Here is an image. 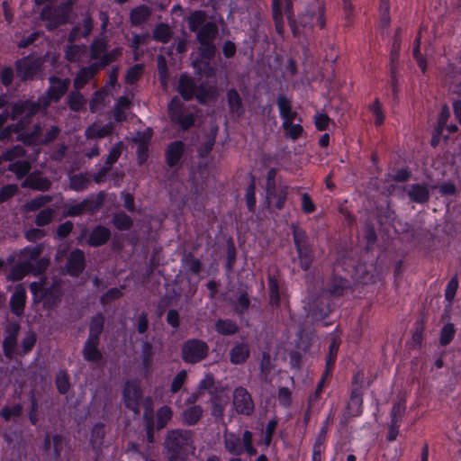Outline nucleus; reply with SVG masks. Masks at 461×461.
Returning <instances> with one entry per match:
<instances>
[{
	"label": "nucleus",
	"instance_id": "f257e3e1",
	"mask_svg": "<svg viewBox=\"0 0 461 461\" xmlns=\"http://www.w3.org/2000/svg\"><path fill=\"white\" fill-rule=\"evenodd\" d=\"M185 20L190 31L196 32L201 55L205 59L212 58L216 51L213 41L218 34L217 24L213 22H207V15L203 11L191 13Z\"/></svg>",
	"mask_w": 461,
	"mask_h": 461
},
{
	"label": "nucleus",
	"instance_id": "f03ea898",
	"mask_svg": "<svg viewBox=\"0 0 461 461\" xmlns=\"http://www.w3.org/2000/svg\"><path fill=\"white\" fill-rule=\"evenodd\" d=\"M39 111V104L32 101H25L15 104L13 106L11 119L17 121V123L10 124L0 131V141H10L14 133H21L24 131L29 119Z\"/></svg>",
	"mask_w": 461,
	"mask_h": 461
},
{
	"label": "nucleus",
	"instance_id": "7ed1b4c3",
	"mask_svg": "<svg viewBox=\"0 0 461 461\" xmlns=\"http://www.w3.org/2000/svg\"><path fill=\"white\" fill-rule=\"evenodd\" d=\"M42 252L41 246L27 247L20 253V259L14 268L13 276L15 279H21L27 274L39 275L49 265L47 258L38 259Z\"/></svg>",
	"mask_w": 461,
	"mask_h": 461
},
{
	"label": "nucleus",
	"instance_id": "20e7f679",
	"mask_svg": "<svg viewBox=\"0 0 461 461\" xmlns=\"http://www.w3.org/2000/svg\"><path fill=\"white\" fill-rule=\"evenodd\" d=\"M72 1L68 0L59 6H46L41 13V17L46 22L45 26L51 31L67 23L71 10Z\"/></svg>",
	"mask_w": 461,
	"mask_h": 461
},
{
	"label": "nucleus",
	"instance_id": "39448f33",
	"mask_svg": "<svg viewBox=\"0 0 461 461\" xmlns=\"http://www.w3.org/2000/svg\"><path fill=\"white\" fill-rule=\"evenodd\" d=\"M224 445L226 449L232 455L239 456L244 450L249 456L256 454V449L252 446V434L246 430L242 438L233 433H224Z\"/></svg>",
	"mask_w": 461,
	"mask_h": 461
},
{
	"label": "nucleus",
	"instance_id": "423d86ee",
	"mask_svg": "<svg viewBox=\"0 0 461 461\" xmlns=\"http://www.w3.org/2000/svg\"><path fill=\"white\" fill-rule=\"evenodd\" d=\"M166 447L174 454L193 448V433L189 430L174 429L167 433Z\"/></svg>",
	"mask_w": 461,
	"mask_h": 461
},
{
	"label": "nucleus",
	"instance_id": "0eeeda50",
	"mask_svg": "<svg viewBox=\"0 0 461 461\" xmlns=\"http://www.w3.org/2000/svg\"><path fill=\"white\" fill-rule=\"evenodd\" d=\"M59 132L57 126L48 125L46 122H39L32 133L23 137V140L30 144H45L55 140Z\"/></svg>",
	"mask_w": 461,
	"mask_h": 461
},
{
	"label": "nucleus",
	"instance_id": "6e6552de",
	"mask_svg": "<svg viewBox=\"0 0 461 461\" xmlns=\"http://www.w3.org/2000/svg\"><path fill=\"white\" fill-rule=\"evenodd\" d=\"M208 351V345L204 341L196 339H189L183 345L182 358L186 363H198L207 357Z\"/></svg>",
	"mask_w": 461,
	"mask_h": 461
},
{
	"label": "nucleus",
	"instance_id": "1a4fd4ad",
	"mask_svg": "<svg viewBox=\"0 0 461 461\" xmlns=\"http://www.w3.org/2000/svg\"><path fill=\"white\" fill-rule=\"evenodd\" d=\"M50 86L48 90L47 97H43L38 102H33L34 104H39V109L41 107L46 108L50 101H59L68 91L70 80L68 78L60 79L52 77L50 78Z\"/></svg>",
	"mask_w": 461,
	"mask_h": 461
},
{
	"label": "nucleus",
	"instance_id": "9d476101",
	"mask_svg": "<svg viewBox=\"0 0 461 461\" xmlns=\"http://www.w3.org/2000/svg\"><path fill=\"white\" fill-rule=\"evenodd\" d=\"M19 331L20 325L17 322H10L5 328V335L3 340V351L8 359L18 357L19 347L17 346V336Z\"/></svg>",
	"mask_w": 461,
	"mask_h": 461
},
{
	"label": "nucleus",
	"instance_id": "9b49d317",
	"mask_svg": "<svg viewBox=\"0 0 461 461\" xmlns=\"http://www.w3.org/2000/svg\"><path fill=\"white\" fill-rule=\"evenodd\" d=\"M232 405L236 412L249 416L254 411V402L250 393L244 387H237L233 392Z\"/></svg>",
	"mask_w": 461,
	"mask_h": 461
},
{
	"label": "nucleus",
	"instance_id": "f8f14e48",
	"mask_svg": "<svg viewBox=\"0 0 461 461\" xmlns=\"http://www.w3.org/2000/svg\"><path fill=\"white\" fill-rule=\"evenodd\" d=\"M178 91L185 99L189 100L195 95L201 103H204L209 95V93L203 88H196L192 78L186 75L181 76L179 79Z\"/></svg>",
	"mask_w": 461,
	"mask_h": 461
},
{
	"label": "nucleus",
	"instance_id": "ddd939ff",
	"mask_svg": "<svg viewBox=\"0 0 461 461\" xmlns=\"http://www.w3.org/2000/svg\"><path fill=\"white\" fill-rule=\"evenodd\" d=\"M168 113L172 121L177 122L184 130L189 129L194 122L193 113L183 111L177 97L173 98L169 103Z\"/></svg>",
	"mask_w": 461,
	"mask_h": 461
},
{
	"label": "nucleus",
	"instance_id": "4468645a",
	"mask_svg": "<svg viewBox=\"0 0 461 461\" xmlns=\"http://www.w3.org/2000/svg\"><path fill=\"white\" fill-rule=\"evenodd\" d=\"M307 311L309 315L316 321L322 320L326 317L330 312L329 300L326 294L311 296L308 299Z\"/></svg>",
	"mask_w": 461,
	"mask_h": 461
},
{
	"label": "nucleus",
	"instance_id": "2eb2a0df",
	"mask_svg": "<svg viewBox=\"0 0 461 461\" xmlns=\"http://www.w3.org/2000/svg\"><path fill=\"white\" fill-rule=\"evenodd\" d=\"M122 396L126 407L137 413L142 396L139 384L136 381L127 382L123 389Z\"/></svg>",
	"mask_w": 461,
	"mask_h": 461
},
{
	"label": "nucleus",
	"instance_id": "dca6fc26",
	"mask_svg": "<svg viewBox=\"0 0 461 461\" xmlns=\"http://www.w3.org/2000/svg\"><path fill=\"white\" fill-rule=\"evenodd\" d=\"M287 185L278 184L272 187L266 188L267 201L269 205L276 209H282L287 197Z\"/></svg>",
	"mask_w": 461,
	"mask_h": 461
},
{
	"label": "nucleus",
	"instance_id": "f3484780",
	"mask_svg": "<svg viewBox=\"0 0 461 461\" xmlns=\"http://www.w3.org/2000/svg\"><path fill=\"white\" fill-rule=\"evenodd\" d=\"M323 15V8L320 5H314L301 17V23L303 26H318L322 29L325 25Z\"/></svg>",
	"mask_w": 461,
	"mask_h": 461
},
{
	"label": "nucleus",
	"instance_id": "a211bd4d",
	"mask_svg": "<svg viewBox=\"0 0 461 461\" xmlns=\"http://www.w3.org/2000/svg\"><path fill=\"white\" fill-rule=\"evenodd\" d=\"M403 191L407 194L411 202L423 203L429 198V189L425 184H413L405 185Z\"/></svg>",
	"mask_w": 461,
	"mask_h": 461
},
{
	"label": "nucleus",
	"instance_id": "6ab92c4d",
	"mask_svg": "<svg viewBox=\"0 0 461 461\" xmlns=\"http://www.w3.org/2000/svg\"><path fill=\"white\" fill-rule=\"evenodd\" d=\"M277 107L283 122L291 121H298L299 122H302L301 117L297 112L293 109L291 100H289L287 97L279 95L277 97Z\"/></svg>",
	"mask_w": 461,
	"mask_h": 461
},
{
	"label": "nucleus",
	"instance_id": "aec40b11",
	"mask_svg": "<svg viewBox=\"0 0 461 461\" xmlns=\"http://www.w3.org/2000/svg\"><path fill=\"white\" fill-rule=\"evenodd\" d=\"M85 268V255L80 249L73 250L68 258L67 272L74 276H78Z\"/></svg>",
	"mask_w": 461,
	"mask_h": 461
},
{
	"label": "nucleus",
	"instance_id": "412c9836",
	"mask_svg": "<svg viewBox=\"0 0 461 461\" xmlns=\"http://www.w3.org/2000/svg\"><path fill=\"white\" fill-rule=\"evenodd\" d=\"M250 355V348L247 342H237L230 351V361L233 365L244 364Z\"/></svg>",
	"mask_w": 461,
	"mask_h": 461
},
{
	"label": "nucleus",
	"instance_id": "4be33fe9",
	"mask_svg": "<svg viewBox=\"0 0 461 461\" xmlns=\"http://www.w3.org/2000/svg\"><path fill=\"white\" fill-rule=\"evenodd\" d=\"M38 70V62L32 59L24 58L17 62V74L23 80L33 77Z\"/></svg>",
	"mask_w": 461,
	"mask_h": 461
},
{
	"label": "nucleus",
	"instance_id": "5701e85b",
	"mask_svg": "<svg viewBox=\"0 0 461 461\" xmlns=\"http://www.w3.org/2000/svg\"><path fill=\"white\" fill-rule=\"evenodd\" d=\"M93 29V20L87 14L81 24L75 26L68 35V41L73 42L81 37H87Z\"/></svg>",
	"mask_w": 461,
	"mask_h": 461
},
{
	"label": "nucleus",
	"instance_id": "b1692460",
	"mask_svg": "<svg viewBox=\"0 0 461 461\" xmlns=\"http://www.w3.org/2000/svg\"><path fill=\"white\" fill-rule=\"evenodd\" d=\"M26 302V292L25 289L18 285L11 297L10 305L12 311L17 316H21L23 313V309Z\"/></svg>",
	"mask_w": 461,
	"mask_h": 461
},
{
	"label": "nucleus",
	"instance_id": "393cba45",
	"mask_svg": "<svg viewBox=\"0 0 461 461\" xmlns=\"http://www.w3.org/2000/svg\"><path fill=\"white\" fill-rule=\"evenodd\" d=\"M100 69L97 63L92 64L89 67L83 68L74 79V87L79 90L95 75Z\"/></svg>",
	"mask_w": 461,
	"mask_h": 461
},
{
	"label": "nucleus",
	"instance_id": "a878e982",
	"mask_svg": "<svg viewBox=\"0 0 461 461\" xmlns=\"http://www.w3.org/2000/svg\"><path fill=\"white\" fill-rule=\"evenodd\" d=\"M99 206V203L95 202L94 199H86L83 202L70 205L68 208V216H78L86 212H94Z\"/></svg>",
	"mask_w": 461,
	"mask_h": 461
},
{
	"label": "nucleus",
	"instance_id": "bb28decb",
	"mask_svg": "<svg viewBox=\"0 0 461 461\" xmlns=\"http://www.w3.org/2000/svg\"><path fill=\"white\" fill-rule=\"evenodd\" d=\"M203 409L200 405H190L181 414L183 423L193 426L203 417Z\"/></svg>",
	"mask_w": 461,
	"mask_h": 461
},
{
	"label": "nucleus",
	"instance_id": "cd10ccee",
	"mask_svg": "<svg viewBox=\"0 0 461 461\" xmlns=\"http://www.w3.org/2000/svg\"><path fill=\"white\" fill-rule=\"evenodd\" d=\"M184 152V143L181 141H176L171 143L167 149V161L170 167L176 166Z\"/></svg>",
	"mask_w": 461,
	"mask_h": 461
},
{
	"label": "nucleus",
	"instance_id": "c85d7f7f",
	"mask_svg": "<svg viewBox=\"0 0 461 461\" xmlns=\"http://www.w3.org/2000/svg\"><path fill=\"white\" fill-rule=\"evenodd\" d=\"M112 131V123H107L104 125L94 123L86 130V136L87 139L104 138L109 135Z\"/></svg>",
	"mask_w": 461,
	"mask_h": 461
},
{
	"label": "nucleus",
	"instance_id": "c756f323",
	"mask_svg": "<svg viewBox=\"0 0 461 461\" xmlns=\"http://www.w3.org/2000/svg\"><path fill=\"white\" fill-rule=\"evenodd\" d=\"M110 234V230L107 228L98 226L93 230L89 238V243L92 246L103 245L109 240Z\"/></svg>",
	"mask_w": 461,
	"mask_h": 461
},
{
	"label": "nucleus",
	"instance_id": "7c9ffc66",
	"mask_svg": "<svg viewBox=\"0 0 461 461\" xmlns=\"http://www.w3.org/2000/svg\"><path fill=\"white\" fill-rule=\"evenodd\" d=\"M98 340L95 338H88L84 348V357L89 361H97L101 357V354L97 348Z\"/></svg>",
	"mask_w": 461,
	"mask_h": 461
},
{
	"label": "nucleus",
	"instance_id": "2f4dec72",
	"mask_svg": "<svg viewBox=\"0 0 461 461\" xmlns=\"http://www.w3.org/2000/svg\"><path fill=\"white\" fill-rule=\"evenodd\" d=\"M151 11L148 6H138L131 12V22L132 25H140L148 20Z\"/></svg>",
	"mask_w": 461,
	"mask_h": 461
},
{
	"label": "nucleus",
	"instance_id": "473e14b6",
	"mask_svg": "<svg viewBox=\"0 0 461 461\" xmlns=\"http://www.w3.org/2000/svg\"><path fill=\"white\" fill-rule=\"evenodd\" d=\"M363 399L358 389H354L351 393L348 409L352 416H358L362 412Z\"/></svg>",
	"mask_w": 461,
	"mask_h": 461
},
{
	"label": "nucleus",
	"instance_id": "72a5a7b5",
	"mask_svg": "<svg viewBox=\"0 0 461 461\" xmlns=\"http://www.w3.org/2000/svg\"><path fill=\"white\" fill-rule=\"evenodd\" d=\"M24 185L39 191H47L51 184L45 177L29 176L24 182Z\"/></svg>",
	"mask_w": 461,
	"mask_h": 461
},
{
	"label": "nucleus",
	"instance_id": "f704fd0d",
	"mask_svg": "<svg viewBox=\"0 0 461 461\" xmlns=\"http://www.w3.org/2000/svg\"><path fill=\"white\" fill-rule=\"evenodd\" d=\"M90 179L86 175H74L69 179V186L75 191H83L88 187Z\"/></svg>",
	"mask_w": 461,
	"mask_h": 461
},
{
	"label": "nucleus",
	"instance_id": "c9c22d12",
	"mask_svg": "<svg viewBox=\"0 0 461 461\" xmlns=\"http://www.w3.org/2000/svg\"><path fill=\"white\" fill-rule=\"evenodd\" d=\"M216 330L222 335H232L238 331L237 324L230 320H219L215 324Z\"/></svg>",
	"mask_w": 461,
	"mask_h": 461
},
{
	"label": "nucleus",
	"instance_id": "e433bc0d",
	"mask_svg": "<svg viewBox=\"0 0 461 461\" xmlns=\"http://www.w3.org/2000/svg\"><path fill=\"white\" fill-rule=\"evenodd\" d=\"M283 128L285 131V134L292 138L293 140L297 139L303 132V126L301 125V122H299L298 121L283 122Z\"/></svg>",
	"mask_w": 461,
	"mask_h": 461
},
{
	"label": "nucleus",
	"instance_id": "4c0bfd02",
	"mask_svg": "<svg viewBox=\"0 0 461 461\" xmlns=\"http://www.w3.org/2000/svg\"><path fill=\"white\" fill-rule=\"evenodd\" d=\"M171 36L172 32L170 28L168 27V25L164 23L158 24L153 32L154 40L163 43L168 42L169 40L171 39Z\"/></svg>",
	"mask_w": 461,
	"mask_h": 461
},
{
	"label": "nucleus",
	"instance_id": "58836bf2",
	"mask_svg": "<svg viewBox=\"0 0 461 461\" xmlns=\"http://www.w3.org/2000/svg\"><path fill=\"white\" fill-rule=\"evenodd\" d=\"M227 95L230 112L240 114L242 112V103L240 95L236 90L231 89L228 92Z\"/></svg>",
	"mask_w": 461,
	"mask_h": 461
},
{
	"label": "nucleus",
	"instance_id": "ea45409f",
	"mask_svg": "<svg viewBox=\"0 0 461 461\" xmlns=\"http://www.w3.org/2000/svg\"><path fill=\"white\" fill-rule=\"evenodd\" d=\"M85 54V46L70 45L65 51L66 59L71 62H79Z\"/></svg>",
	"mask_w": 461,
	"mask_h": 461
},
{
	"label": "nucleus",
	"instance_id": "a19ab883",
	"mask_svg": "<svg viewBox=\"0 0 461 461\" xmlns=\"http://www.w3.org/2000/svg\"><path fill=\"white\" fill-rule=\"evenodd\" d=\"M172 418V411L167 406L161 407L157 412L156 427L163 429Z\"/></svg>",
	"mask_w": 461,
	"mask_h": 461
},
{
	"label": "nucleus",
	"instance_id": "79ce46f5",
	"mask_svg": "<svg viewBox=\"0 0 461 461\" xmlns=\"http://www.w3.org/2000/svg\"><path fill=\"white\" fill-rule=\"evenodd\" d=\"M51 201L50 195H39L25 203V209L28 212L36 211Z\"/></svg>",
	"mask_w": 461,
	"mask_h": 461
},
{
	"label": "nucleus",
	"instance_id": "37998d69",
	"mask_svg": "<svg viewBox=\"0 0 461 461\" xmlns=\"http://www.w3.org/2000/svg\"><path fill=\"white\" fill-rule=\"evenodd\" d=\"M104 429L102 424H96L91 431L90 442L94 448H98L103 444Z\"/></svg>",
	"mask_w": 461,
	"mask_h": 461
},
{
	"label": "nucleus",
	"instance_id": "c03bdc74",
	"mask_svg": "<svg viewBox=\"0 0 461 461\" xmlns=\"http://www.w3.org/2000/svg\"><path fill=\"white\" fill-rule=\"evenodd\" d=\"M36 342V338L34 333L28 332L26 336L23 339L21 346L18 350V357H22L28 352H30L34 347Z\"/></svg>",
	"mask_w": 461,
	"mask_h": 461
},
{
	"label": "nucleus",
	"instance_id": "a18cd8bd",
	"mask_svg": "<svg viewBox=\"0 0 461 461\" xmlns=\"http://www.w3.org/2000/svg\"><path fill=\"white\" fill-rule=\"evenodd\" d=\"M68 104L71 110L79 111L86 104V99L78 91L71 92L68 97Z\"/></svg>",
	"mask_w": 461,
	"mask_h": 461
},
{
	"label": "nucleus",
	"instance_id": "49530a36",
	"mask_svg": "<svg viewBox=\"0 0 461 461\" xmlns=\"http://www.w3.org/2000/svg\"><path fill=\"white\" fill-rule=\"evenodd\" d=\"M269 297L272 305L278 306L280 303L279 286L277 280L270 276L268 279Z\"/></svg>",
	"mask_w": 461,
	"mask_h": 461
},
{
	"label": "nucleus",
	"instance_id": "de8ad7c7",
	"mask_svg": "<svg viewBox=\"0 0 461 461\" xmlns=\"http://www.w3.org/2000/svg\"><path fill=\"white\" fill-rule=\"evenodd\" d=\"M32 293L38 299H44L48 296L49 287L45 281L33 282L30 285Z\"/></svg>",
	"mask_w": 461,
	"mask_h": 461
},
{
	"label": "nucleus",
	"instance_id": "09e8293b",
	"mask_svg": "<svg viewBox=\"0 0 461 461\" xmlns=\"http://www.w3.org/2000/svg\"><path fill=\"white\" fill-rule=\"evenodd\" d=\"M107 94L105 91H98L96 92L90 103V110L95 113L99 111L105 105Z\"/></svg>",
	"mask_w": 461,
	"mask_h": 461
},
{
	"label": "nucleus",
	"instance_id": "8fccbe9b",
	"mask_svg": "<svg viewBox=\"0 0 461 461\" xmlns=\"http://www.w3.org/2000/svg\"><path fill=\"white\" fill-rule=\"evenodd\" d=\"M456 333V330L454 325L451 323H447L443 326L440 331L439 343L442 346H446L451 342Z\"/></svg>",
	"mask_w": 461,
	"mask_h": 461
},
{
	"label": "nucleus",
	"instance_id": "3c124183",
	"mask_svg": "<svg viewBox=\"0 0 461 461\" xmlns=\"http://www.w3.org/2000/svg\"><path fill=\"white\" fill-rule=\"evenodd\" d=\"M31 169V165L27 161H16L10 164L9 170L15 173L17 177L21 178L24 176Z\"/></svg>",
	"mask_w": 461,
	"mask_h": 461
},
{
	"label": "nucleus",
	"instance_id": "603ef678",
	"mask_svg": "<svg viewBox=\"0 0 461 461\" xmlns=\"http://www.w3.org/2000/svg\"><path fill=\"white\" fill-rule=\"evenodd\" d=\"M106 41L104 39H98L94 41L91 45V58L92 59H99L105 54L106 51Z\"/></svg>",
	"mask_w": 461,
	"mask_h": 461
},
{
	"label": "nucleus",
	"instance_id": "864d4df0",
	"mask_svg": "<svg viewBox=\"0 0 461 461\" xmlns=\"http://www.w3.org/2000/svg\"><path fill=\"white\" fill-rule=\"evenodd\" d=\"M297 253L301 267L303 270H308L312 265V252L309 247L305 249H300L299 250H297Z\"/></svg>",
	"mask_w": 461,
	"mask_h": 461
},
{
	"label": "nucleus",
	"instance_id": "5fc2aeb1",
	"mask_svg": "<svg viewBox=\"0 0 461 461\" xmlns=\"http://www.w3.org/2000/svg\"><path fill=\"white\" fill-rule=\"evenodd\" d=\"M104 327V317L102 315H96L92 319L90 323V335L89 338H95L99 339V335L103 330Z\"/></svg>",
	"mask_w": 461,
	"mask_h": 461
},
{
	"label": "nucleus",
	"instance_id": "6e6d98bb",
	"mask_svg": "<svg viewBox=\"0 0 461 461\" xmlns=\"http://www.w3.org/2000/svg\"><path fill=\"white\" fill-rule=\"evenodd\" d=\"M23 407L20 404L13 406H5L2 409L0 415L5 420H9L13 417H18L22 414Z\"/></svg>",
	"mask_w": 461,
	"mask_h": 461
},
{
	"label": "nucleus",
	"instance_id": "4d7b16f0",
	"mask_svg": "<svg viewBox=\"0 0 461 461\" xmlns=\"http://www.w3.org/2000/svg\"><path fill=\"white\" fill-rule=\"evenodd\" d=\"M55 213V210L52 208H47L41 210L36 216V224L38 226H44L50 222Z\"/></svg>",
	"mask_w": 461,
	"mask_h": 461
},
{
	"label": "nucleus",
	"instance_id": "13d9d810",
	"mask_svg": "<svg viewBox=\"0 0 461 461\" xmlns=\"http://www.w3.org/2000/svg\"><path fill=\"white\" fill-rule=\"evenodd\" d=\"M150 138V132H147L144 134V140H140L139 143H138V147H137V154H138V159L140 161V163H143L147 157H148V140Z\"/></svg>",
	"mask_w": 461,
	"mask_h": 461
},
{
	"label": "nucleus",
	"instance_id": "bf43d9fd",
	"mask_svg": "<svg viewBox=\"0 0 461 461\" xmlns=\"http://www.w3.org/2000/svg\"><path fill=\"white\" fill-rule=\"evenodd\" d=\"M113 223L119 230H128L131 226V219L125 213H117L113 216Z\"/></svg>",
	"mask_w": 461,
	"mask_h": 461
},
{
	"label": "nucleus",
	"instance_id": "052dcab7",
	"mask_svg": "<svg viewBox=\"0 0 461 461\" xmlns=\"http://www.w3.org/2000/svg\"><path fill=\"white\" fill-rule=\"evenodd\" d=\"M347 287L348 282L345 279L336 278L333 280V283L330 287L329 292L333 295H341Z\"/></svg>",
	"mask_w": 461,
	"mask_h": 461
},
{
	"label": "nucleus",
	"instance_id": "680f3d73",
	"mask_svg": "<svg viewBox=\"0 0 461 461\" xmlns=\"http://www.w3.org/2000/svg\"><path fill=\"white\" fill-rule=\"evenodd\" d=\"M415 46L413 50V56L418 63V66L420 68V69L425 72L427 68L426 59L420 54V36L419 35L415 41Z\"/></svg>",
	"mask_w": 461,
	"mask_h": 461
},
{
	"label": "nucleus",
	"instance_id": "e2e57ef3",
	"mask_svg": "<svg viewBox=\"0 0 461 461\" xmlns=\"http://www.w3.org/2000/svg\"><path fill=\"white\" fill-rule=\"evenodd\" d=\"M294 240L297 250L308 248L307 237L303 230L297 228L294 229Z\"/></svg>",
	"mask_w": 461,
	"mask_h": 461
},
{
	"label": "nucleus",
	"instance_id": "0e129e2a",
	"mask_svg": "<svg viewBox=\"0 0 461 461\" xmlns=\"http://www.w3.org/2000/svg\"><path fill=\"white\" fill-rule=\"evenodd\" d=\"M370 111L375 116V122L376 125H381L384 122V115L381 108V104L378 100H375L374 104L369 106Z\"/></svg>",
	"mask_w": 461,
	"mask_h": 461
},
{
	"label": "nucleus",
	"instance_id": "69168bd1",
	"mask_svg": "<svg viewBox=\"0 0 461 461\" xmlns=\"http://www.w3.org/2000/svg\"><path fill=\"white\" fill-rule=\"evenodd\" d=\"M142 73V67L140 65H135L131 67L126 73L125 80L129 84L135 83Z\"/></svg>",
	"mask_w": 461,
	"mask_h": 461
},
{
	"label": "nucleus",
	"instance_id": "338daca9",
	"mask_svg": "<svg viewBox=\"0 0 461 461\" xmlns=\"http://www.w3.org/2000/svg\"><path fill=\"white\" fill-rule=\"evenodd\" d=\"M277 399L279 403L284 407H289L292 402V393L288 388L282 387L278 391Z\"/></svg>",
	"mask_w": 461,
	"mask_h": 461
},
{
	"label": "nucleus",
	"instance_id": "774afa93",
	"mask_svg": "<svg viewBox=\"0 0 461 461\" xmlns=\"http://www.w3.org/2000/svg\"><path fill=\"white\" fill-rule=\"evenodd\" d=\"M57 387L61 393H68L69 389V382L68 375L64 372H59L56 379Z\"/></svg>",
	"mask_w": 461,
	"mask_h": 461
}]
</instances>
